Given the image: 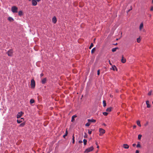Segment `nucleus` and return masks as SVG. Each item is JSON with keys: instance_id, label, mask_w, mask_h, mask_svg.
Returning a JSON list of instances; mask_svg holds the SVG:
<instances>
[{"instance_id": "1", "label": "nucleus", "mask_w": 153, "mask_h": 153, "mask_svg": "<svg viewBox=\"0 0 153 153\" xmlns=\"http://www.w3.org/2000/svg\"><path fill=\"white\" fill-rule=\"evenodd\" d=\"M18 9V8L16 7L13 6L11 8V11L13 13H17Z\"/></svg>"}, {"instance_id": "2", "label": "nucleus", "mask_w": 153, "mask_h": 153, "mask_svg": "<svg viewBox=\"0 0 153 153\" xmlns=\"http://www.w3.org/2000/svg\"><path fill=\"white\" fill-rule=\"evenodd\" d=\"M93 149L94 148L93 146L91 147L90 148L86 149L85 151L84 152L85 153H88V152L92 151Z\"/></svg>"}, {"instance_id": "3", "label": "nucleus", "mask_w": 153, "mask_h": 153, "mask_svg": "<svg viewBox=\"0 0 153 153\" xmlns=\"http://www.w3.org/2000/svg\"><path fill=\"white\" fill-rule=\"evenodd\" d=\"M31 87L32 88H34L35 86V82L34 79H32L31 81Z\"/></svg>"}, {"instance_id": "4", "label": "nucleus", "mask_w": 153, "mask_h": 153, "mask_svg": "<svg viewBox=\"0 0 153 153\" xmlns=\"http://www.w3.org/2000/svg\"><path fill=\"white\" fill-rule=\"evenodd\" d=\"M13 51L12 50H10L7 52L8 55L9 56H11L13 55Z\"/></svg>"}, {"instance_id": "5", "label": "nucleus", "mask_w": 153, "mask_h": 153, "mask_svg": "<svg viewBox=\"0 0 153 153\" xmlns=\"http://www.w3.org/2000/svg\"><path fill=\"white\" fill-rule=\"evenodd\" d=\"M99 131L100 132V135H101V134H103L105 132V131L102 128H99Z\"/></svg>"}, {"instance_id": "6", "label": "nucleus", "mask_w": 153, "mask_h": 153, "mask_svg": "<svg viewBox=\"0 0 153 153\" xmlns=\"http://www.w3.org/2000/svg\"><path fill=\"white\" fill-rule=\"evenodd\" d=\"M47 81V78H45L42 79L41 80V82L42 84H45L46 82Z\"/></svg>"}, {"instance_id": "7", "label": "nucleus", "mask_w": 153, "mask_h": 153, "mask_svg": "<svg viewBox=\"0 0 153 153\" xmlns=\"http://www.w3.org/2000/svg\"><path fill=\"white\" fill-rule=\"evenodd\" d=\"M32 4L33 5L36 6L37 4V1L36 0H32Z\"/></svg>"}, {"instance_id": "8", "label": "nucleus", "mask_w": 153, "mask_h": 153, "mask_svg": "<svg viewBox=\"0 0 153 153\" xmlns=\"http://www.w3.org/2000/svg\"><path fill=\"white\" fill-rule=\"evenodd\" d=\"M22 114H23V113L22 112H19L17 115V118H20L21 116H22Z\"/></svg>"}, {"instance_id": "9", "label": "nucleus", "mask_w": 153, "mask_h": 153, "mask_svg": "<svg viewBox=\"0 0 153 153\" xmlns=\"http://www.w3.org/2000/svg\"><path fill=\"white\" fill-rule=\"evenodd\" d=\"M24 120V119L23 118H22L20 119H18L17 120V122L19 123L21 122H22Z\"/></svg>"}, {"instance_id": "10", "label": "nucleus", "mask_w": 153, "mask_h": 153, "mask_svg": "<svg viewBox=\"0 0 153 153\" xmlns=\"http://www.w3.org/2000/svg\"><path fill=\"white\" fill-rule=\"evenodd\" d=\"M52 22L55 24L56 23L57 21L56 18L55 16L53 17L52 19Z\"/></svg>"}, {"instance_id": "11", "label": "nucleus", "mask_w": 153, "mask_h": 153, "mask_svg": "<svg viewBox=\"0 0 153 153\" xmlns=\"http://www.w3.org/2000/svg\"><path fill=\"white\" fill-rule=\"evenodd\" d=\"M121 62L123 63H125L126 62V59L123 56H122V59L121 60Z\"/></svg>"}, {"instance_id": "12", "label": "nucleus", "mask_w": 153, "mask_h": 153, "mask_svg": "<svg viewBox=\"0 0 153 153\" xmlns=\"http://www.w3.org/2000/svg\"><path fill=\"white\" fill-rule=\"evenodd\" d=\"M88 121V122H93V123H95L96 122V120L94 119H88L87 120Z\"/></svg>"}, {"instance_id": "13", "label": "nucleus", "mask_w": 153, "mask_h": 153, "mask_svg": "<svg viewBox=\"0 0 153 153\" xmlns=\"http://www.w3.org/2000/svg\"><path fill=\"white\" fill-rule=\"evenodd\" d=\"M146 104L147 105V107L148 108H149L151 107V105L149 104V101L148 100H147L146 101Z\"/></svg>"}, {"instance_id": "14", "label": "nucleus", "mask_w": 153, "mask_h": 153, "mask_svg": "<svg viewBox=\"0 0 153 153\" xmlns=\"http://www.w3.org/2000/svg\"><path fill=\"white\" fill-rule=\"evenodd\" d=\"M123 147L124 148L126 149H127L129 148V146L127 144H124L123 145Z\"/></svg>"}, {"instance_id": "15", "label": "nucleus", "mask_w": 153, "mask_h": 153, "mask_svg": "<svg viewBox=\"0 0 153 153\" xmlns=\"http://www.w3.org/2000/svg\"><path fill=\"white\" fill-rule=\"evenodd\" d=\"M76 115L73 116L71 117V121L72 122H74V118L76 117Z\"/></svg>"}, {"instance_id": "16", "label": "nucleus", "mask_w": 153, "mask_h": 153, "mask_svg": "<svg viewBox=\"0 0 153 153\" xmlns=\"http://www.w3.org/2000/svg\"><path fill=\"white\" fill-rule=\"evenodd\" d=\"M112 69L114 71L116 70V71H117V68L115 65H113L112 67Z\"/></svg>"}, {"instance_id": "17", "label": "nucleus", "mask_w": 153, "mask_h": 153, "mask_svg": "<svg viewBox=\"0 0 153 153\" xmlns=\"http://www.w3.org/2000/svg\"><path fill=\"white\" fill-rule=\"evenodd\" d=\"M143 23H141V24L140 25V27H139V29H140V30H141V29L143 28Z\"/></svg>"}, {"instance_id": "18", "label": "nucleus", "mask_w": 153, "mask_h": 153, "mask_svg": "<svg viewBox=\"0 0 153 153\" xmlns=\"http://www.w3.org/2000/svg\"><path fill=\"white\" fill-rule=\"evenodd\" d=\"M112 108L111 107H109L106 109V111L108 112H110L111 111Z\"/></svg>"}, {"instance_id": "19", "label": "nucleus", "mask_w": 153, "mask_h": 153, "mask_svg": "<svg viewBox=\"0 0 153 153\" xmlns=\"http://www.w3.org/2000/svg\"><path fill=\"white\" fill-rule=\"evenodd\" d=\"M18 14L20 16H22L23 15L22 11L21 10L19 11L18 12Z\"/></svg>"}, {"instance_id": "20", "label": "nucleus", "mask_w": 153, "mask_h": 153, "mask_svg": "<svg viewBox=\"0 0 153 153\" xmlns=\"http://www.w3.org/2000/svg\"><path fill=\"white\" fill-rule=\"evenodd\" d=\"M118 49V48L117 47L115 48H113L112 49V51L113 52H114L116 51L117 49Z\"/></svg>"}, {"instance_id": "21", "label": "nucleus", "mask_w": 153, "mask_h": 153, "mask_svg": "<svg viewBox=\"0 0 153 153\" xmlns=\"http://www.w3.org/2000/svg\"><path fill=\"white\" fill-rule=\"evenodd\" d=\"M34 102H35V101L33 99H31L30 100V104H32Z\"/></svg>"}, {"instance_id": "22", "label": "nucleus", "mask_w": 153, "mask_h": 153, "mask_svg": "<svg viewBox=\"0 0 153 153\" xmlns=\"http://www.w3.org/2000/svg\"><path fill=\"white\" fill-rule=\"evenodd\" d=\"M8 20L10 21H13V19L11 17H9L8 18Z\"/></svg>"}, {"instance_id": "23", "label": "nucleus", "mask_w": 153, "mask_h": 153, "mask_svg": "<svg viewBox=\"0 0 153 153\" xmlns=\"http://www.w3.org/2000/svg\"><path fill=\"white\" fill-rule=\"evenodd\" d=\"M96 50V48H94L92 49L91 51V53H93L95 52Z\"/></svg>"}, {"instance_id": "24", "label": "nucleus", "mask_w": 153, "mask_h": 153, "mask_svg": "<svg viewBox=\"0 0 153 153\" xmlns=\"http://www.w3.org/2000/svg\"><path fill=\"white\" fill-rule=\"evenodd\" d=\"M67 134H68V132H67V130H66V132H65V134L63 136V137L64 138H65V137L67 136Z\"/></svg>"}, {"instance_id": "25", "label": "nucleus", "mask_w": 153, "mask_h": 153, "mask_svg": "<svg viewBox=\"0 0 153 153\" xmlns=\"http://www.w3.org/2000/svg\"><path fill=\"white\" fill-rule=\"evenodd\" d=\"M83 142H84V145H85L86 144L87 140L86 139H84L83 140Z\"/></svg>"}, {"instance_id": "26", "label": "nucleus", "mask_w": 153, "mask_h": 153, "mask_svg": "<svg viewBox=\"0 0 153 153\" xmlns=\"http://www.w3.org/2000/svg\"><path fill=\"white\" fill-rule=\"evenodd\" d=\"M25 125V123H21L19 125L20 127H23Z\"/></svg>"}, {"instance_id": "27", "label": "nucleus", "mask_w": 153, "mask_h": 153, "mask_svg": "<svg viewBox=\"0 0 153 153\" xmlns=\"http://www.w3.org/2000/svg\"><path fill=\"white\" fill-rule=\"evenodd\" d=\"M137 148H141V146L139 142H138V144H137Z\"/></svg>"}, {"instance_id": "28", "label": "nucleus", "mask_w": 153, "mask_h": 153, "mask_svg": "<svg viewBox=\"0 0 153 153\" xmlns=\"http://www.w3.org/2000/svg\"><path fill=\"white\" fill-rule=\"evenodd\" d=\"M103 106L104 107H105L106 106V103L105 101V100H103Z\"/></svg>"}, {"instance_id": "29", "label": "nucleus", "mask_w": 153, "mask_h": 153, "mask_svg": "<svg viewBox=\"0 0 153 153\" xmlns=\"http://www.w3.org/2000/svg\"><path fill=\"white\" fill-rule=\"evenodd\" d=\"M72 140H73L72 143H73L74 144L75 143V140H74V134L73 135V136Z\"/></svg>"}, {"instance_id": "30", "label": "nucleus", "mask_w": 153, "mask_h": 153, "mask_svg": "<svg viewBox=\"0 0 153 153\" xmlns=\"http://www.w3.org/2000/svg\"><path fill=\"white\" fill-rule=\"evenodd\" d=\"M137 124L139 126H141V125L140 124V122L139 121H137Z\"/></svg>"}, {"instance_id": "31", "label": "nucleus", "mask_w": 153, "mask_h": 153, "mask_svg": "<svg viewBox=\"0 0 153 153\" xmlns=\"http://www.w3.org/2000/svg\"><path fill=\"white\" fill-rule=\"evenodd\" d=\"M93 43H91V45L90 46V47H89V49H91V48L93 46Z\"/></svg>"}, {"instance_id": "32", "label": "nucleus", "mask_w": 153, "mask_h": 153, "mask_svg": "<svg viewBox=\"0 0 153 153\" xmlns=\"http://www.w3.org/2000/svg\"><path fill=\"white\" fill-rule=\"evenodd\" d=\"M142 135L141 134H139L138 135V140H140L141 137H142Z\"/></svg>"}, {"instance_id": "33", "label": "nucleus", "mask_w": 153, "mask_h": 153, "mask_svg": "<svg viewBox=\"0 0 153 153\" xmlns=\"http://www.w3.org/2000/svg\"><path fill=\"white\" fill-rule=\"evenodd\" d=\"M140 40H141V39H140V37L138 38L137 39V42H138V43H139L140 41Z\"/></svg>"}, {"instance_id": "34", "label": "nucleus", "mask_w": 153, "mask_h": 153, "mask_svg": "<svg viewBox=\"0 0 153 153\" xmlns=\"http://www.w3.org/2000/svg\"><path fill=\"white\" fill-rule=\"evenodd\" d=\"M90 125V123L89 122L88 123H86L85 125V126H89Z\"/></svg>"}, {"instance_id": "35", "label": "nucleus", "mask_w": 153, "mask_h": 153, "mask_svg": "<svg viewBox=\"0 0 153 153\" xmlns=\"http://www.w3.org/2000/svg\"><path fill=\"white\" fill-rule=\"evenodd\" d=\"M103 114L105 116H107L108 113L106 112H104L103 113Z\"/></svg>"}, {"instance_id": "36", "label": "nucleus", "mask_w": 153, "mask_h": 153, "mask_svg": "<svg viewBox=\"0 0 153 153\" xmlns=\"http://www.w3.org/2000/svg\"><path fill=\"white\" fill-rule=\"evenodd\" d=\"M100 74V70H98L97 71V74L98 75H99Z\"/></svg>"}, {"instance_id": "37", "label": "nucleus", "mask_w": 153, "mask_h": 153, "mask_svg": "<svg viewBox=\"0 0 153 153\" xmlns=\"http://www.w3.org/2000/svg\"><path fill=\"white\" fill-rule=\"evenodd\" d=\"M152 94V91H151L148 93V95H151Z\"/></svg>"}, {"instance_id": "38", "label": "nucleus", "mask_w": 153, "mask_h": 153, "mask_svg": "<svg viewBox=\"0 0 153 153\" xmlns=\"http://www.w3.org/2000/svg\"><path fill=\"white\" fill-rule=\"evenodd\" d=\"M87 134L86 133H85V135L84 136V137L86 138L87 137Z\"/></svg>"}, {"instance_id": "39", "label": "nucleus", "mask_w": 153, "mask_h": 153, "mask_svg": "<svg viewBox=\"0 0 153 153\" xmlns=\"http://www.w3.org/2000/svg\"><path fill=\"white\" fill-rule=\"evenodd\" d=\"M92 131L90 130H88V133L89 134H91V133Z\"/></svg>"}, {"instance_id": "40", "label": "nucleus", "mask_w": 153, "mask_h": 153, "mask_svg": "<svg viewBox=\"0 0 153 153\" xmlns=\"http://www.w3.org/2000/svg\"><path fill=\"white\" fill-rule=\"evenodd\" d=\"M40 77H42V76H44V74L43 73H41V74H40Z\"/></svg>"}, {"instance_id": "41", "label": "nucleus", "mask_w": 153, "mask_h": 153, "mask_svg": "<svg viewBox=\"0 0 153 153\" xmlns=\"http://www.w3.org/2000/svg\"><path fill=\"white\" fill-rule=\"evenodd\" d=\"M151 11H153V7L152 6L150 9Z\"/></svg>"}, {"instance_id": "42", "label": "nucleus", "mask_w": 153, "mask_h": 153, "mask_svg": "<svg viewBox=\"0 0 153 153\" xmlns=\"http://www.w3.org/2000/svg\"><path fill=\"white\" fill-rule=\"evenodd\" d=\"M139 153V151L138 150H137L136 151V153Z\"/></svg>"}, {"instance_id": "43", "label": "nucleus", "mask_w": 153, "mask_h": 153, "mask_svg": "<svg viewBox=\"0 0 153 153\" xmlns=\"http://www.w3.org/2000/svg\"><path fill=\"white\" fill-rule=\"evenodd\" d=\"M82 141H81V140H79V143H82Z\"/></svg>"}, {"instance_id": "44", "label": "nucleus", "mask_w": 153, "mask_h": 153, "mask_svg": "<svg viewBox=\"0 0 153 153\" xmlns=\"http://www.w3.org/2000/svg\"><path fill=\"white\" fill-rule=\"evenodd\" d=\"M136 144L135 143H134V144H133V145H132V146H136Z\"/></svg>"}, {"instance_id": "45", "label": "nucleus", "mask_w": 153, "mask_h": 153, "mask_svg": "<svg viewBox=\"0 0 153 153\" xmlns=\"http://www.w3.org/2000/svg\"><path fill=\"white\" fill-rule=\"evenodd\" d=\"M109 63L111 65H112L111 64V63L110 61V60H109Z\"/></svg>"}, {"instance_id": "46", "label": "nucleus", "mask_w": 153, "mask_h": 153, "mask_svg": "<svg viewBox=\"0 0 153 153\" xmlns=\"http://www.w3.org/2000/svg\"><path fill=\"white\" fill-rule=\"evenodd\" d=\"M136 126H135V125H134L133 126L134 128H136Z\"/></svg>"}, {"instance_id": "47", "label": "nucleus", "mask_w": 153, "mask_h": 153, "mask_svg": "<svg viewBox=\"0 0 153 153\" xmlns=\"http://www.w3.org/2000/svg\"><path fill=\"white\" fill-rule=\"evenodd\" d=\"M37 1L39 2L41 0H36Z\"/></svg>"}, {"instance_id": "48", "label": "nucleus", "mask_w": 153, "mask_h": 153, "mask_svg": "<svg viewBox=\"0 0 153 153\" xmlns=\"http://www.w3.org/2000/svg\"><path fill=\"white\" fill-rule=\"evenodd\" d=\"M102 125L104 126H106V124L105 123H103Z\"/></svg>"}, {"instance_id": "49", "label": "nucleus", "mask_w": 153, "mask_h": 153, "mask_svg": "<svg viewBox=\"0 0 153 153\" xmlns=\"http://www.w3.org/2000/svg\"><path fill=\"white\" fill-rule=\"evenodd\" d=\"M97 148H99V146L98 145H97Z\"/></svg>"}, {"instance_id": "50", "label": "nucleus", "mask_w": 153, "mask_h": 153, "mask_svg": "<svg viewBox=\"0 0 153 153\" xmlns=\"http://www.w3.org/2000/svg\"><path fill=\"white\" fill-rule=\"evenodd\" d=\"M96 144L97 145H98L97 143V142H96Z\"/></svg>"}, {"instance_id": "51", "label": "nucleus", "mask_w": 153, "mask_h": 153, "mask_svg": "<svg viewBox=\"0 0 153 153\" xmlns=\"http://www.w3.org/2000/svg\"><path fill=\"white\" fill-rule=\"evenodd\" d=\"M117 43H116V44H114V45H117Z\"/></svg>"}, {"instance_id": "52", "label": "nucleus", "mask_w": 153, "mask_h": 153, "mask_svg": "<svg viewBox=\"0 0 153 153\" xmlns=\"http://www.w3.org/2000/svg\"><path fill=\"white\" fill-rule=\"evenodd\" d=\"M131 10V9H130V10H128V12H129V11Z\"/></svg>"}, {"instance_id": "53", "label": "nucleus", "mask_w": 153, "mask_h": 153, "mask_svg": "<svg viewBox=\"0 0 153 153\" xmlns=\"http://www.w3.org/2000/svg\"><path fill=\"white\" fill-rule=\"evenodd\" d=\"M152 3H153V0H152Z\"/></svg>"}, {"instance_id": "54", "label": "nucleus", "mask_w": 153, "mask_h": 153, "mask_svg": "<svg viewBox=\"0 0 153 153\" xmlns=\"http://www.w3.org/2000/svg\"><path fill=\"white\" fill-rule=\"evenodd\" d=\"M152 103L153 104V101L152 102Z\"/></svg>"}, {"instance_id": "55", "label": "nucleus", "mask_w": 153, "mask_h": 153, "mask_svg": "<svg viewBox=\"0 0 153 153\" xmlns=\"http://www.w3.org/2000/svg\"><path fill=\"white\" fill-rule=\"evenodd\" d=\"M145 31V30H143V31Z\"/></svg>"}, {"instance_id": "56", "label": "nucleus", "mask_w": 153, "mask_h": 153, "mask_svg": "<svg viewBox=\"0 0 153 153\" xmlns=\"http://www.w3.org/2000/svg\"><path fill=\"white\" fill-rule=\"evenodd\" d=\"M44 153L43 152V153Z\"/></svg>"}]
</instances>
